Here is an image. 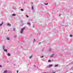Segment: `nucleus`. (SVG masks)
I'll return each mask as SVG.
<instances>
[{
	"label": "nucleus",
	"instance_id": "nucleus-1",
	"mask_svg": "<svg viewBox=\"0 0 73 73\" xmlns=\"http://www.w3.org/2000/svg\"><path fill=\"white\" fill-rule=\"evenodd\" d=\"M25 29V28H23L21 29V33H22L23 32V31H24V30Z\"/></svg>",
	"mask_w": 73,
	"mask_h": 73
},
{
	"label": "nucleus",
	"instance_id": "nucleus-2",
	"mask_svg": "<svg viewBox=\"0 0 73 73\" xmlns=\"http://www.w3.org/2000/svg\"><path fill=\"white\" fill-rule=\"evenodd\" d=\"M54 55V54H53L52 55H51L50 57L51 58H53V56Z\"/></svg>",
	"mask_w": 73,
	"mask_h": 73
},
{
	"label": "nucleus",
	"instance_id": "nucleus-3",
	"mask_svg": "<svg viewBox=\"0 0 73 73\" xmlns=\"http://www.w3.org/2000/svg\"><path fill=\"white\" fill-rule=\"evenodd\" d=\"M4 73H7V70H5V71H4Z\"/></svg>",
	"mask_w": 73,
	"mask_h": 73
},
{
	"label": "nucleus",
	"instance_id": "nucleus-4",
	"mask_svg": "<svg viewBox=\"0 0 73 73\" xmlns=\"http://www.w3.org/2000/svg\"><path fill=\"white\" fill-rule=\"evenodd\" d=\"M16 15L15 14H12V15L13 16H16Z\"/></svg>",
	"mask_w": 73,
	"mask_h": 73
},
{
	"label": "nucleus",
	"instance_id": "nucleus-5",
	"mask_svg": "<svg viewBox=\"0 0 73 73\" xmlns=\"http://www.w3.org/2000/svg\"><path fill=\"white\" fill-rule=\"evenodd\" d=\"M27 24L28 25H31V23H28Z\"/></svg>",
	"mask_w": 73,
	"mask_h": 73
},
{
	"label": "nucleus",
	"instance_id": "nucleus-6",
	"mask_svg": "<svg viewBox=\"0 0 73 73\" xmlns=\"http://www.w3.org/2000/svg\"><path fill=\"white\" fill-rule=\"evenodd\" d=\"M3 24V22H2V23L0 24V26H1V25H2Z\"/></svg>",
	"mask_w": 73,
	"mask_h": 73
},
{
	"label": "nucleus",
	"instance_id": "nucleus-7",
	"mask_svg": "<svg viewBox=\"0 0 73 73\" xmlns=\"http://www.w3.org/2000/svg\"><path fill=\"white\" fill-rule=\"evenodd\" d=\"M7 25L8 26H11V25L9 23H7Z\"/></svg>",
	"mask_w": 73,
	"mask_h": 73
},
{
	"label": "nucleus",
	"instance_id": "nucleus-8",
	"mask_svg": "<svg viewBox=\"0 0 73 73\" xmlns=\"http://www.w3.org/2000/svg\"><path fill=\"white\" fill-rule=\"evenodd\" d=\"M52 64H50L49 66V67H52Z\"/></svg>",
	"mask_w": 73,
	"mask_h": 73
},
{
	"label": "nucleus",
	"instance_id": "nucleus-9",
	"mask_svg": "<svg viewBox=\"0 0 73 73\" xmlns=\"http://www.w3.org/2000/svg\"><path fill=\"white\" fill-rule=\"evenodd\" d=\"M7 55L8 56H11V54L9 53H8Z\"/></svg>",
	"mask_w": 73,
	"mask_h": 73
},
{
	"label": "nucleus",
	"instance_id": "nucleus-10",
	"mask_svg": "<svg viewBox=\"0 0 73 73\" xmlns=\"http://www.w3.org/2000/svg\"><path fill=\"white\" fill-rule=\"evenodd\" d=\"M4 50L5 52H7V49H5Z\"/></svg>",
	"mask_w": 73,
	"mask_h": 73
},
{
	"label": "nucleus",
	"instance_id": "nucleus-11",
	"mask_svg": "<svg viewBox=\"0 0 73 73\" xmlns=\"http://www.w3.org/2000/svg\"><path fill=\"white\" fill-rule=\"evenodd\" d=\"M44 4H45V5H48V3H44Z\"/></svg>",
	"mask_w": 73,
	"mask_h": 73
},
{
	"label": "nucleus",
	"instance_id": "nucleus-12",
	"mask_svg": "<svg viewBox=\"0 0 73 73\" xmlns=\"http://www.w3.org/2000/svg\"><path fill=\"white\" fill-rule=\"evenodd\" d=\"M58 65H55L54 66L55 67H57V66H58Z\"/></svg>",
	"mask_w": 73,
	"mask_h": 73
},
{
	"label": "nucleus",
	"instance_id": "nucleus-13",
	"mask_svg": "<svg viewBox=\"0 0 73 73\" xmlns=\"http://www.w3.org/2000/svg\"><path fill=\"white\" fill-rule=\"evenodd\" d=\"M33 42H36V40L35 39H34Z\"/></svg>",
	"mask_w": 73,
	"mask_h": 73
},
{
	"label": "nucleus",
	"instance_id": "nucleus-14",
	"mask_svg": "<svg viewBox=\"0 0 73 73\" xmlns=\"http://www.w3.org/2000/svg\"><path fill=\"white\" fill-rule=\"evenodd\" d=\"M13 31H15V28H13Z\"/></svg>",
	"mask_w": 73,
	"mask_h": 73
},
{
	"label": "nucleus",
	"instance_id": "nucleus-15",
	"mask_svg": "<svg viewBox=\"0 0 73 73\" xmlns=\"http://www.w3.org/2000/svg\"><path fill=\"white\" fill-rule=\"evenodd\" d=\"M7 39L8 40H9V38H7Z\"/></svg>",
	"mask_w": 73,
	"mask_h": 73
},
{
	"label": "nucleus",
	"instance_id": "nucleus-16",
	"mask_svg": "<svg viewBox=\"0 0 73 73\" xmlns=\"http://www.w3.org/2000/svg\"><path fill=\"white\" fill-rule=\"evenodd\" d=\"M26 17H29V16H28V15H26Z\"/></svg>",
	"mask_w": 73,
	"mask_h": 73
},
{
	"label": "nucleus",
	"instance_id": "nucleus-17",
	"mask_svg": "<svg viewBox=\"0 0 73 73\" xmlns=\"http://www.w3.org/2000/svg\"><path fill=\"white\" fill-rule=\"evenodd\" d=\"M33 7H34V6H33L32 7V9H34V8H33Z\"/></svg>",
	"mask_w": 73,
	"mask_h": 73
},
{
	"label": "nucleus",
	"instance_id": "nucleus-18",
	"mask_svg": "<svg viewBox=\"0 0 73 73\" xmlns=\"http://www.w3.org/2000/svg\"><path fill=\"white\" fill-rule=\"evenodd\" d=\"M21 11H24V10H23V9H21Z\"/></svg>",
	"mask_w": 73,
	"mask_h": 73
},
{
	"label": "nucleus",
	"instance_id": "nucleus-19",
	"mask_svg": "<svg viewBox=\"0 0 73 73\" xmlns=\"http://www.w3.org/2000/svg\"><path fill=\"white\" fill-rule=\"evenodd\" d=\"M50 51H51V49L50 48L49 50V51L50 52Z\"/></svg>",
	"mask_w": 73,
	"mask_h": 73
},
{
	"label": "nucleus",
	"instance_id": "nucleus-20",
	"mask_svg": "<svg viewBox=\"0 0 73 73\" xmlns=\"http://www.w3.org/2000/svg\"><path fill=\"white\" fill-rule=\"evenodd\" d=\"M48 62H51V60H48Z\"/></svg>",
	"mask_w": 73,
	"mask_h": 73
},
{
	"label": "nucleus",
	"instance_id": "nucleus-21",
	"mask_svg": "<svg viewBox=\"0 0 73 73\" xmlns=\"http://www.w3.org/2000/svg\"><path fill=\"white\" fill-rule=\"evenodd\" d=\"M70 37H72V36H72V35H70Z\"/></svg>",
	"mask_w": 73,
	"mask_h": 73
},
{
	"label": "nucleus",
	"instance_id": "nucleus-22",
	"mask_svg": "<svg viewBox=\"0 0 73 73\" xmlns=\"http://www.w3.org/2000/svg\"><path fill=\"white\" fill-rule=\"evenodd\" d=\"M43 57H44V56H41L40 57V58H43Z\"/></svg>",
	"mask_w": 73,
	"mask_h": 73
},
{
	"label": "nucleus",
	"instance_id": "nucleus-23",
	"mask_svg": "<svg viewBox=\"0 0 73 73\" xmlns=\"http://www.w3.org/2000/svg\"><path fill=\"white\" fill-rule=\"evenodd\" d=\"M32 56H31L29 57V58H32Z\"/></svg>",
	"mask_w": 73,
	"mask_h": 73
},
{
	"label": "nucleus",
	"instance_id": "nucleus-24",
	"mask_svg": "<svg viewBox=\"0 0 73 73\" xmlns=\"http://www.w3.org/2000/svg\"><path fill=\"white\" fill-rule=\"evenodd\" d=\"M19 72V70H17V73H18Z\"/></svg>",
	"mask_w": 73,
	"mask_h": 73
},
{
	"label": "nucleus",
	"instance_id": "nucleus-25",
	"mask_svg": "<svg viewBox=\"0 0 73 73\" xmlns=\"http://www.w3.org/2000/svg\"><path fill=\"white\" fill-rule=\"evenodd\" d=\"M2 67V66L0 65V68Z\"/></svg>",
	"mask_w": 73,
	"mask_h": 73
},
{
	"label": "nucleus",
	"instance_id": "nucleus-26",
	"mask_svg": "<svg viewBox=\"0 0 73 73\" xmlns=\"http://www.w3.org/2000/svg\"><path fill=\"white\" fill-rule=\"evenodd\" d=\"M4 46H3V49L4 50Z\"/></svg>",
	"mask_w": 73,
	"mask_h": 73
},
{
	"label": "nucleus",
	"instance_id": "nucleus-27",
	"mask_svg": "<svg viewBox=\"0 0 73 73\" xmlns=\"http://www.w3.org/2000/svg\"><path fill=\"white\" fill-rule=\"evenodd\" d=\"M34 66L35 67V68H36V66H35V65H34Z\"/></svg>",
	"mask_w": 73,
	"mask_h": 73
},
{
	"label": "nucleus",
	"instance_id": "nucleus-28",
	"mask_svg": "<svg viewBox=\"0 0 73 73\" xmlns=\"http://www.w3.org/2000/svg\"><path fill=\"white\" fill-rule=\"evenodd\" d=\"M61 16V14H60L59 15V16Z\"/></svg>",
	"mask_w": 73,
	"mask_h": 73
},
{
	"label": "nucleus",
	"instance_id": "nucleus-29",
	"mask_svg": "<svg viewBox=\"0 0 73 73\" xmlns=\"http://www.w3.org/2000/svg\"><path fill=\"white\" fill-rule=\"evenodd\" d=\"M31 4H33V3H31Z\"/></svg>",
	"mask_w": 73,
	"mask_h": 73
},
{
	"label": "nucleus",
	"instance_id": "nucleus-30",
	"mask_svg": "<svg viewBox=\"0 0 73 73\" xmlns=\"http://www.w3.org/2000/svg\"><path fill=\"white\" fill-rule=\"evenodd\" d=\"M52 73H56V72H52Z\"/></svg>",
	"mask_w": 73,
	"mask_h": 73
},
{
	"label": "nucleus",
	"instance_id": "nucleus-31",
	"mask_svg": "<svg viewBox=\"0 0 73 73\" xmlns=\"http://www.w3.org/2000/svg\"><path fill=\"white\" fill-rule=\"evenodd\" d=\"M41 44V43H39V44Z\"/></svg>",
	"mask_w": 73,
	"mask_h": 73
},
{
	"label": "nucleus",
	"instance_id": "nucleus-32",
	"mask_svg": "<svg viewBox=\"0 0 73 73\" xmlns=\"http://www.w3.org/2000/svg\"><path fill=\"white\" fill-rule=\"evenodd\" d=\"M8 31H9V30H8Z\"/></svg>",
	"mask_w": 73,
	"mask_h": 73
}]
</instances>
